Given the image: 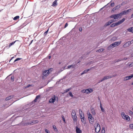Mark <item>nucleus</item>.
<instances>
[{
	"label": "nucleus",
	"mask_w": 133,
	"mask_h": 133,
	"mask_svg": "<svg viewBox=\"0 0 133 133\" xmlns=\"http://www.w3.org/2000/svg\"><path fill=\"white\" fill-rule=\"evenodd\" d=\"M88 114L90 123L91 124H93L94 120V118L92 117V115L90 113H88Z\"/></svg>",
	"instance_id": "f257e3e1"
},
{
	"label": "nucleus",
	"mask_w": 133,
	"mask_h": 133,
	"mask_svg": "<svg viewBox=\"0 0 133 133\" xmlns=\"http://www.w3.org/2000/svg\"><path fill=\"white\" fill-rule=\"evenodd\" d=\"M53 69L50 68L48 70H46L44 71L43 72V76H47L49 73H50L52 71Z\"/></svg>",
	"instance_id": "f03ea898"
},
{
	"label": "nucleus",
	"mask_w": 133,
	"mask_h": 133,
	"mask_svg": "<svg viewBox=\"0 0 133 133\" xmlns=\"http://www.w3.org/2000/svg\"><path fill=\"white\" fill-rule=\"evenodd\" d=\"M121 16L120 14H117L115 15H113L111 16L110 17L111 18H113L115 19H118L121 17Z\"/></svg>",
	"instance_id": "7ed1b4c3"
},
{
	"label": "nucleus",
	"mask_w": 133,
	"mask_h": 133,
	"mask_svg": "<svg viewBox=\"0 0 133 133\" xmlns=\"http://www.w3.org/2000/svg\"><path fill=\"white\" fill-rule=\"evenodd\" d=\"M114 76H105L103 77L102 79L99 81V83L101 82L104 80L111 78Z\"/></svg>",
	"instance_id": "20e7f679"
},
{
	"label": "nucleus",
	"mask_w": 133,
	"mask_h": 133,
	"mask_svg": "<svg viewBox=\"0 0 133 133\" xmlns=\"http://www.w3.org/2000/svg\"><path fill=\"white\" fill-rule=\"evenodd\" d=\"M95 128V131L96 132L98 133L99 132L100 130V125L97 124L96 125H95L94 126Z\"/></svg>",
	"instance_id": "39448f33"
},
{
	"label": "nucleus",
	"mask_w": 133,
	"mask_h": 133,
	"mask_svg": "<svg viewBox=\"0 0 133 133\" xmlns=\"http://www.w3.org/2000/svg\"><path fill=\"white\" fill-rule=\"evenodd\" d=\"M38 122L37 120H34L30 123H26L27 125H33L34 124H36Z\"/></svg>",
	"instance_id": "423d86ee"
},
{
	"label": "nucleus",
	"mask_w": 133,
	"mask_h": 133,
	"mask_svg": "<svg viewBox=\"0 0 133 133\" xmlns=\"http://www.w3.org/2000/svg\"><path fill=\"white\" fill-rule=\"evenodd\" d=\"M125 20V19L124 18H123L122 19L119 20L116 23H115V24L116 25V26L118 25H119L120 24L122 23L123 22H124Z\"/></svg>",
	"instance_id": "0eeeda50"
},
{
	"label": "nucleus",
	"mask_w": 133,
	"mask_h": 133,
	"mask_svg": "<svg viewBox=\"0 0 133 133\" xmlns=\"http://www.w3.org/2000/svg\"><path fill=\"white\" fill-rule=\"evenodd\" d=\"M121 41H119L118 42H115L112 44V45H113L115 47L116 46H117L119 45L121 43Z\"/></svg>",
	"instance_id": "6e6552de"
},
{
	"label": "nucleus",
	"mask_w": 133,
	"mask_h": 133,
	"mask_svg": "<svg viewBox=\"0 0 133 133\" xmlns=\"http://www.w3.org/2000/svg\"><path fill=\"white\" fill-rule=\"evenodd\" d=\"M93 91V90L91 88H89L86 89V93L87 94H90Z\"/></svg>",
	"instance_id": "1a4fd4ad"
},
{
	"label": "nucleus",
	"mask_w": 133,
	"mask_h": 133,
	"mask_svg": "<svg viewBox=\"0 0 133 133\" xmlns=\"http://www.w3.org/2000/svg\"><path fill=\"white\" fill-rule=\"evenodd\" d=\"M133 77V74H132L130 76H127L125 77L124 78L125 80H127Z\"/></svg>",
	"instance_id": "9d476101"
},
{
	"label": "nucleus",
	"mask_w": 133,
	"mask_h": 133,
	"mask_svg": "<svg viewBox=\"0 0 133 133\" xmlns=\"http://www.w3.org/2000/svg\"><path fill=\"white\" fill-rule=\"evenodd\" d=\"M79 112L80 118H83L84 117V114L81 110H79Z\"/></svg>",
	"instance_id": "9b49d317"
},
{
	"label": "nucleus",
	"mask_w": 133,
	"mask_h": 133,
	"mask_svg": "<svg viewBox=\"0 0 133 133\" xmlns=\"http://www.w3.org/2000/svg\"><path fill=\"white\" fill-rule=\"evenodd\" d=\"M76 131L77 133H82V131L80 129V128L76 127Z\"/></svg>",
	"instance_id": "f8f14e48"
},
{
	"label": "nucleus",
	"mask_w": 133,
	"mask_h": 133,
	"mask_svg": "<svg viewBox=\"0 0 133 133\" xmlns=\"http://www.w3.org/2000/svg\"><path fill=\"white\" fill-rule=\"evenodd\" d=\"M130 43L129 42H128L125 43L123 45V47L124 48H126L128 46L130 45Z\"/></svg>",
	"instance_id": "ddd939ff"
},
{
	"label": "nucleus",
	"mask_w": 133,
	"mask_h": 133,
	"mask_svg": "<svg viewBox=\"0 0 133 133\" xmlns=\"http://www.w3.org/2000/svg\"><path fill=\"white\" fill-rule=\"evenodd\" d=\"M14 95H11L7 97L5 100H10L11 99H12L14 98Z\"/></svg>",
	"instance_id": "4468645a"
},
{
	"label": "nucleus",
	"mask_w": 133,
	"mask_h": 133,
	"mask_svg": "<svg viewBox=\"0 0 133 133\" xmlns=\"http://www.w3.org/2000/svg\"><path fill=\"white\" fill-rule=\"evenodd\" d=\"M114 22V20H111L109 21L107 23L105 24V25L106 26H108L112 22Z\"/></svg>",
	"instance_id": "2eb2a0df"
},
{
	"label": "nucleus",
	"mask_w": 133,
	"mask_h": 133,
	"mask_svg": "<svg viewBox=\"0 0 133 133\" xmlns=\"http://www.w3.org/2000/svg\"><path fill=\"white\" fill-rule=\"evenodd\" d=\"M91 70V69H88L87 70H85L83 71L82 73L81 74V75H82L85 73L87 72L88 71H89V70Z\"/></svg>",
	"instance_id": "dca6fc26"
},
{
	"label": "nucleus",
	"mask_w": 133,
	"mask_h": 133,
	"mask_svg": "<svg viewBox=\"0 0 133 133\" xmlns=\"http://www.w3.org/2000/svg\"><path fill=\"white\" fill-rule=\"evenodd\" d=\"M58 99V97L57 96H56L55 95H53L52 98H50V100H57Z\"/></svg>",
	"instance_id": "f3484780"
},
{
	"label": "nucleus",
	"mask_w": 133,
	"mask_h": 133,
	"mask_svg": "<svg viewBox=\"0 0 133 133\" xmlns=\"http://www.w3.org/2000/svg\"><path fill=\"white\" fill-rule=\"evenodd\" d=\"M123 119L128 121H129L130 120V117L128 115H126Z\"/></svg>",
	"instance_id": "a211bd4d"
},
{
	"label": "nucleus",
	"mask_w": 133,
	"mask_h": 133,
	"mask_svg": "<svg viewBox=\"0 0 133 133\" xmlns=\"http://www.w3.org/2000/svg\"><path fill=\"white\" fill-rule=\"evenodd\" d=\"M57 5V1L56 0L53 2L52 6H55Z\"/></svg>",
	"instance_id": "6ab92c4d"
},
{
	"label": "nucleus",
	"mask_w": 133,
	"mask_h": 133,
	"mask_svg": "<svg viewBox=\"0 0 133 133\" xmlns=\"http://www.w3.org/2000/svg\"><path fill=\"white\" fill-rule=\"evenodd\" d=\"M121 16L123 15H125L127 14L128 13L126 11H122L120 13Z\"/></svg>",
	"instance_id": "aec40b11"
},
{
	"label": "nucleus",
	"mask_w": 133,
	"mask_h": 133,
	"mask_svg": "<svg viewBox=\"0 0 133 133\" xmlns=\"http://www.w3.org/2000/svg\"><path fill=\"white\" fill-rule=\"evenodd\" d=\"M100 107L102 111L104 112L105 111L104 109L103 108L101 102L100 101Z\"/></svg>",
	"instance_id": "412c9836"
},
{
	"label": "nucleus",
	"mask_w": 133,
	"mask_h": 133,
	"mask_svg": "<svg viewBox=\"0 0 133 133\" xmlns=\"http://www.w3.org/2000/svg\"><path fill=\"white\" fill-rule=\"evenodd\" d=\"M72 118L73 119V120L74 122H76L77 121V116L76 115L72 116Z\"/></svg>",
	"instance_id": "4be33fe9"
},
{
	"label": "nucleus",
	"mask_w": 133,
	"mask_h": 133,
	"mask_svg": "<svg viewBox=\"0 0 133 133\" xmlns=\"http://www.w3.org/2000/svg\"><path fill=\"white\" fill-rule=\"evenodd\" d=\"M127 30L128 31L133 33V28L131 27L130 28H128Z\"/></svg>",
	"instance_id": "5701e85b"
},
{
	"label": "nucleus",
	"mask_w": 133,
	"mask_h": 133,
	"mask_svg": "<svg viewBox=\"0 0 133 133\" xmlns=\"http://www.w3.org/2000/svg\"><path fill=\"white\" fill-rule=\"evenodd\" d=\"M91 112L93 115H95L96 114L95 110L94 109H91Z\"/></svg>",
	"instance_id": "b1692460"
},
{
	"label": "nucleus",
	"mask_w": 133,
	"mask_h": 133,
	"mask_svg": "<svg viewBox=\"0 0 133 133\" xmlns=\"http://www.w3.org/2000/svg\"><path fill=\"white\" fill-rule=\"evenodd\" d=\"M81 119L82 123H85V118H84V117L83 118H81Z\"/></svg>",
	"instance_id": "393cba45"
},
{
	"label": "nucleus",
	"mask_w": 133,
	"mask_h": 133,
	"mask_svg": "<svg viewBox=\"0 0 133 133\" xmlns=\"http://www.w3.org/2000/svg\"><path fill=\"white\" fill-rule=\"evenodd\" d=\"M68 68H74L75 67V65H69L68 66Z\"/></svg>",
	"instance_id": "a878e982"
},
{
	"label": "nucleus",
	"mask_w": 133,
	"mask_h": 133,
	"mask_svg": "<svg viewBox=\"0 0 133 133\" xmlns=\"http://www.w3.org/2000/svg\"><path fill=\"white\" fill-rule=\"evenodd\" d=\"M121 115L122 117L123 118H124V117L126 116L125 113L124 112H122Z\"/></svg>",
	"instance_id": "bb28decb"
},
{
	"label": "nucleus",
	"mask_w": 133,
	"mask_h": 133,
	"mask_svg": "<svg viewBox=\"0 0 133 133\" xmlns=\"http://www.w3.org/2000/svg\"><path fill=\"white\" fill-rule=\"evenodd\" d=\"M104 50V49L103 48L100 49H99L96 52H102L103 50Z\"/></svg>",
	"instance_id": "cd10ccee"
},
{
	"label": "nucleus",
	"mask_w": 133,
	"mask_h": 133,
	"mask_svg": "<svg viewBox=\"0 0 133 133\" xmlns=\"http://www.w3.org/2000/svg\"><path fill=\"white\" fill-rule=\"evenodd\" d=\"M71 115L72 116L76 115V112L74 110L72 111Z\"/></svg>",
	"instance_id": "c85d7f7f"
},
{
	"label": "nucleus",
	"mask_w": 133,
	"mask_h": 133,
	"mask_svg": "<svg viewBox=\"0 0 133 133\" xmlns=\"http://www.w3.org/2000/svg\"><path fill=\"white\" fill-rule=\"evenodd\" d=\"M115 46H114L113 45H112V44H111L108 47V48H109V49H110L113 48Z\"/></svg>",
	"instance_id": "c756f323"
},
{
	"label": "nucleus",
	"mask_w": 133,
	"mask_h": 133,
	"mask_svg": "<svg viewBox=\"0 0 133 133\" xmlns=\"http://www.w3.org/2000/svg\"><path fill=\"white\" fill-rule=\"evenodd\" d=\"M40 95H39L36 97V98H35L34 100H37L39 99H40Z\"/></svg>",
	"instance_id": "7c9ffc66"
},
{
	"label": "nucleus",
	"mask_w": 133,
	"mask_h": 133,
	"mask_svg": "<svg viewBox=\"0 0 133 133\" xmlns=\"http://www.w3.org/2000/svg\"><path fill=\"white\" fill-rule=\"evenodd\" d=\"M120 7L121 5H117L116 7H115L114 8L116 9V10L117 9L119 8Z\"/></svg>",
	"instance_id": "2f4dec72"
},
{
	"label": "nucleus",
	"mask_w": 133,
	"mask_h": 133,
	"mask_svg": "<svg viewBox=\"0 0 133 133\" xmlns=\"http://www.w3.org/2000/svg\"><path fill=\"white\" fill-rule=\"evenodd\" d=\"M71 89V88H69V89H66V90H65L64 91L65 92H67L68 91H70Z\"/></svg>",
	"instance_id": "473e14b6"
},
{
	"label": "nucleus",
	"mask_w": 133,
	"mask_h": 133,
	"mask_svg": "<svg viewBox=\"0 0 133 133\" xmlns=\"http://www.w3.org/2000/svg\"><path fill=\"white\" fill-rule=\"evenodd\" d=\"M19 18V16H16V17H15L14 18V20H16L18 19Z\"/></svg>",
	"instance_id": "72a5a7b5"
},
{
	"label": "nucleus",
	"mask_w": 133,
	"mask_h": 133,
	"mask_svg": "<svg viewBox=\"0 0 133 133\" xmlns=\"http://www.w3.org/2000/svg\"><path fill=\"white\" fill-rule=\"evenodd\" d=\"M53 129L55 130V131H57V129L56 128V126L55 125H54L53 126Z\"/></svg>",
	"instance_id": "f704fd0d"
},
{
	"label": "nucleus",
	"mask_w": 133,
	"mask_h": 133,
	"mask_svg": "<svg viewBox=\"0 0 133 133\" xmlns=\"http://www.w3.org/2000/svg\"><path fill=\"white\" fill-rule=\"evenodd\" d=\"M129 113L130 115H132L133 114V112L130 110H129Z\"/></svg>",
	"instance_id": "c9c22d12"
},
{
	"label": "nucleus",
	"mask_w": 133,
	"mask_h": 133,
	"mask_svg": "<svg viewBox=\"0 0 133 133\" xmlns=\"http://www.w3.org/2000/svg\"><path fill=\"white\" fill-rule=\"evenodd\" d=\"M101 132V133H105V130H104V127L102 128V130Z\"/></svg>",
	"instance_id": "e433bc0d"
},
{
	"label": "nucleus",
	"mask_w": 133,
	"mask_h": 133,
	"mask_svg": "<svg viewBox=\"0 0 133 133\" xmlns=\"http://www.w3.org/2000/svg\"><path fill=\"white\" fill-rule=\"evenodd\" d=\"M16 41H15L14 42H13L12 43H10L9 45V46L10 47L12 45L14 44Z\"/></svg>",
	"instance_id": "4c0bfd02"
},
{
	"label": "nucleus",
	"mask_w": 133,
	"mask_h": 133,
	"mask_svg": "<svg viewBox=\"0 0 133 133\" xmlns=\"http://www.w3.org/2000/svg\"><path fill=\"white\" fill-rule=\"evenodd\" d=\"M128 66L130 67H131L133 66V62L131 64H129Z\"/></svg>",
	"instance_id": "58836bf2"
},
{
	"label": "nucleus",
	"mask_w": 133,
	"mask_h": 133,
	"mask_svg": "<svg viewBox=\"0 0 133 133\" xmlns=\"http://www.w3.org/2000/svg\"><path fill=\"white\" fill-rule=\"evenodd\" d=\"M81 92L83 93H86V89H83L81 90Z\"/></svg>",
	"instance_id": "ea45409f"
},
{
	"label": "nucleus",
	"mask_w": 133,
	"mask_h": 133,
	"mask_svg": "<svg viewBox=\"0 0 133 133\" xmlns=\"http://www.w3.org/2000/svg\"><path fill=\"white\" fill-rule=\"evenodd\" d=\"M130 128L132 129H133V124H131L130 125Z\"/></svg>",
	"instance_id": "a19ab883"
},
{
	"label": "nucleus",
	"mask_w": 133,
	"mask_h": 133,
	"mask_svg": "<svg viewBox=\"0 0 133 133\" xmlns=\"http://www.w3.org/2000/svg\"><path fill=\"white\" fill-rule=\"evenodd\" d=\"M115 26H116V25L115 24V23H114L111 24L110 25V27H114Z\"/></svg>",
	"instance_id": "79ce46f5"
},
{
	"label": "nucleus",
	"mask_w": 133,
	"mask_h": 133,
	"mask_svg": "<svg viewBox=\"0 0 133 133\" xmlns=\"http://www.w3.org/2000/svg\"><path fill=\"white\" fill-rule=\"evenodd\" d=\"M62 118L63 120L64 123L65 122V120L64 118V117L63 116H62Z\"/></svg>",
	"instance_id": "37998d69"
},
{
	"label": "nucleus",
	"mask_w": 133,
	"mask_h": 133,
	"mask_svg": "<svg viewBox=\"0 0 133 133\" xmlns=\"http://www.w3.org/2000/svg\"><path fill=\"white\" fill-rule=\"evenodd\" d=\"M69 95L71 96V97H73V95L72 94V92H70L69 93Z\"/></svg>",
	"instance_id": "c03bdc74"
},
{
	"label": "nucleus",
	"mask_w": 133,
	"mask_h": 133,
	"mask_svg": "<svg viewBox=\"0 0 133 133\" xmlns=\"http://www.w3.org/2000/svg\"><path fill=\"white\" fill-rule=\"evenodd\" d=\"M21 59V58H16L14 61V62H15L18 61L19 60Z\"/></svg>",
	"instance_id": "a18cd8bd"
},
{
	"label": "nucleus",
	"mask_w": 133,
	"mask_h": 133,
	"mask_svg": "<svg viewBox=\"0 0 133 133\" xmlns=\"http://www.w3.org/2000/svg\"><path fill=\"white\" fill-rule=\"evenodd\" d=\"M48 31H49V29H48L46 31H45V32L44 33V35H46V34H47V33L48 32Z\"/></svg>",
	"instance_id": "49530a36"
},
{
	"label": "nucleus",
	"mask_w": 133,
	"mask_h": 133,
	"mask_svg": "<svg viewBox=\"0 0 133 133\" xmlns=\"http://www.w3.org/2000/svg\"><path fill=\"white\" fill-rule=\"evenodd\" d=\"M45 131L46 133H50L49 131L47 130V129H45Z\"/></svg>",
	"instance_id": "de8ad7c7"
},
{
	"label": "nucleus",
	"mask_w": 133,
	"mask_h": 133,
	"mask_svg": "<svg viewBox=\"0 0 133 133\" xmlns=\"http://www.w3.org/2000/svg\"><path fill=\"white\" fill-rule=\"evenodd\" d=\"M55 100H49V102L50 103H54L55 102Z\"/></svg>",
	"instance_id": "09e8293b"
},
{
	"label": "nucleus",
	"mask_w": 133,
	"mask_h": 133,
	"mask_svg": "<svg viewBox=\"0 0 133 133\" xmlns=\"http://www.w3.org/2000/svg\"><path fill=\"white\" fill-rule=\"evenodd\" d=\"M11 80L14 81V76H12L11 78Z\"/></svg>",
	"instance_id": "8fccbe9b"
},
{
	"label": "nucleus",
	"mask_w": 133,
	"mask_h": 133,
	"mask_svg": "<svg viewBox=\"0 0 133 133\" xmlns=\"http://www.w3.org/2000/svg\"><path fill=\"white\" fill-rule=\"evenodd\" d=\"M130 57H125L122 60H127L128 59H129Z\"/></svg>",
	"instance_id": "3c124183"
},
{
	"label": "nucleus",
	"mask_w": 133,
	"mask_h": 133,
	"mask_svg": "<svg viewBox=\"0 0 133 133\" xmlns=\"http://www.w3.org/2000/svg\"><path fill=\"white\" fill-rule=\"evenodd\" d=\"M31 86H32V85H31L28 84L27 86L26 87H25V88H28Z\"/></svg>",
	"instance_id": "603ef678"
},
{
	"label": "nucleus",
	"mask_w": 133,
	"mask_h": 133,
	"mask_svg": "<svg viewBox=\"0 0 133 133\" xmlns=\"http://www.w3.org/2000/svg\"><path fill=\"white\" fill-rule=\"evenodd\" d=\"M131 10V9H129L128 10H126L127 13H128L129 12H130Z\"/></svg>",
	"instance_id": "864d4df0"
},
{
	"label": "nucleus",
	"mask_w": 133,
	"mask_h": 133,
	"mask_svg": "<svg viewBox=\"0 0 133 133\" xmlns=\"http://www.w3.org/2000/svg\"><path fill=\"white\" fill-rule=\"evenodd\" d=\"M129 42L130 43V45L131 44L133 43V39L131 40L130 41H129Z\"/></svg>",
	"instance_id": "5fc2aeb1"
},
{
	"label": "nucleus",
	"mask_w": 133,
	"mask_h": 133,
	"mask_svg": "<svg viewBox=\"0 0 133 133\" xmlns=\"http://www.w3.org/2000/svg\"><path fill=\"white\" fill-rule=\"evenodd\" d=\"M114 3H111V6H114Z\"/></svg>",
	"instance_id": "6e6d98bb"
},
{
	"label": "nucleus",
	"mask_w": 133,
	"mask_h": 133,
	"mask_svg": "<svg viewBox=\"0 0 133 133\" xmlns=\"http://www.w3.org/2000/svg\"><path fill=\"white\" fill-rule=\"evenodd\" d=\"M68 24L67 23H66V24H65V28H66V27L68 26Z\"/></svg>",
	"instance_id": "4d7b16f0"
},
{
	"label": "nucleus",
	"mask_w": 133,
	"mask_h": 133,
	"mask_svg": "<svg viewBox=\"0 0 133 133\" xmlns=\"http://www.w3.org/2000/svg\"><path fill=\"white\" fill-rule=\"evenodd\" d=\"M79 31L81 32L82 31V28H80L79 29Z\"/></svg>",
	"instance_id": "13d9d810"
},
{
	"label": "nucleus",
	"mask_w": 133,
	"mask_h": 133,
	"mask_svg": "<svg viewBox=\"0 0 133 133\" xmlns=\"http://www.w3.org/2000/svg\"><path fill=\"white\" fill-rule=\"evenodd\" d=\"M116 9L115 8H114L112 9V11H113V12H114L115 10H116Z\"/></svg>",
	"instance_id": "bf43d9fd"
},
{
	"label": "nucleus",
	"mask_w": 133,
	"mask_h": 133,
	"mask_svg": "<svg viewBox=\"0 0 133 133\" xmlns=\"http://www.w3.org/2000/svg\"><path fill=\"white\" fill-rule=\"evenodd\" d=\"M133 57V53L131 55L130 57Z\"/></svg>",
	"instance_id": "052dcab7"
},
{
	"label": "nucleus",
	"mask_w": 133,
	"mask_h": 133,
	"mask_svg": "<svg viewBox=\"0 0 133 133\" xmlns=\"http://www.w3.org/2000/svg\"><path fill=\"white\" fill-rule=\"evenodd\" d=\"M64 68H62L61 69V71H60V72L64 70Z\"/></svg>",
	"instance_id": "680f3d73"
},
{
	"label": "nucleus",
	"mask_w": 133,
	"mask_h": 133,
	"mask_svg": "<svg viewBox=\"0 0 133 133\" xmlns=\"http://www.w3.org/2000/svg\"><path fill=\"white\" fill-rule=\"evenodd\" d=\"M121 60H120L119 59H118L117 62H119V61H121Z\"/></svg>",
	"instance_id": "e2e57ef3"
},
{
	"label": "nucleus",
	"mask_w": 133,
	"mask_h": 133,
	"mask_svg": "<svg viewBox=\"0 0 133 133\" xmlns=\"http://www.w3.org/2000/svg\"><path fill=\"white\" fill-rule=\"evenodd\" d=\"M131 16V17H133V13L132 14Z\"/></svg>",
	"instance_id": "0e129e2a"
},
{
	"label": "nucleus",
	"mask_w": 133,
	"mask_h": 133,
	"mask_svg": "<svg viewBox=\"0 0 133 133\" xmlns=\"http://www.w3.org/2000/svg\"><path fill=\"white\" fill-rule=\"evenodd\" d=\"M51 57L50 56H49V59H50L51 58Z\"/></svg>",
	"instance_id": "69168bd1"
},
{
	"label": "nucleus",
	"mask_w": 133,
	"mask_h": 133,
	"mask_svg": "<svg viewBox=\"0 0 133 133\" xmlns=\"http://www.w3.org/2000/svg\"><path fill=\"white\" fill-rule=\"evenodd\" d=\"M37 101V100H35L34 101V102H36L37 101Z\"/></svg>",
	"instance_id": "338daca9"
},
{
	"label": "nucleus",
	"mask_w": 133,
	"mask_h": 133,
	"mask_svg": "<svg viewBox=\"0 0 133 133\" xmlns=\"http://www.w3.org/2000/svg\"><path fill=\"white\" fill-rule=\"evenodd\" d=\"M131 85H133V81L131 83Z\"/></svg>",
	"instance_id": "774afa93"
}]
</instances>
